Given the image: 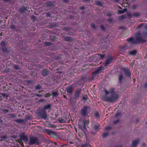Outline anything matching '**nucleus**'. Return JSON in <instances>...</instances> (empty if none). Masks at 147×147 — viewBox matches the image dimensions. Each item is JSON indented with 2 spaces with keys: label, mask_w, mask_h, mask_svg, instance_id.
Returning <instances> with one entry per match:
<instances>
[{
  "label": "nucleus",
  "mask_w": 147,
  "mask_h": 147,
  "mask_svg": "<svg viewBox=\"0 0 147 147\" xmlns=\"http://www.w3.org/2000/svg\"><path fill=\"white\" fill-rule=\"evenodd\" d=\"M106 95L110 94V96L108 97L106 96L103 98L104 101L106 102H112L116 100L119 98V95L115 93L114 92V90L111 89L108 90L104 89Z\"/></svg>",
  "instance_id": "nucleus-1"
},
{
  "label": "nucleus",
  "mask_w": 147,
  "mask_h": 147,
  "mask_svg": "<svg viewBox=\"0 0 147 147\" xmlns=\"http://www.w3.org/2000/svg\"><path fill=\"white\" fill-rule=\"evenodd\" d=\"M127 40L131 43H135L138 42H142L144 41V40L140 36H138L136 37V40L134 39L132 37L127 39Z\"/></svg>",
  "instance_id": "nucleus-2"
},
{
  "label": "nucleus",
  "mask_w": 147,
  "mask_h": 147,
  "mask_svg": "<svg viewBox=\"0 0 147 147\" xmlns=\"http://www.w3.org/2000/svg\"><path fill=\"white\" fill-rule=\"evenodd\" d=\"M90 109L88 107L85 106L81 110V113L82 115L86 116L90 113Z\"/></svg>",
  "instance_id": "nucleus-3"
},
{
  "label": "nucleus",
  "mask_w": 147,
  "mask_h": 147,
  "mask_svg": "<svg viewBox=\"0 0 147 147\" xmlns=\"http://www.w3.org/2000/svg\"><path fill=\"white\" fill-rule=\"evenodd\" d=\"M29 143L30 145L35 144L38 145L40 142L38 139L36 137H31L30 139Z\"/></svg>",
  "instance_id": "nucleus-4"
},
{
  "label": "nucleus",
  "mask_w": 147,
  "mask_h": 147,
  "mask_svg": "<svg viewBox=\"0 0 147 147\" xmlns=\"http://www.w3.org/2000/svg\"><path fill=\"white\" fill-rule=\"evenodd\" d=\"M73 89V88L71 86L66 88L65 90L67 92V94L70 96H71L72 94V91Z\"/></svg>",
  "instance_id": "nucleus-5"
},
{
  "label": "nucleus",
  "mask_w": 147,
  "mask_h": 147,
  "mask_svg": "<svg viewBox=\"0 0 147 147\" xmlns=\"http://www.w3.org/2000/svg\"><path fill=\"white\" fill-rule=\"evenodd\" d=\"M79 127L84 132V133H85L87 131V129L85 126V123L84 122L82 123V125L81 124L80 122L79 125Z\"/></svg>",
  "instance_id": "nucleus-6"
},
{
  "label": "nucleus",
  "mask_w": 147,
  "mask_h": 147,
  "mask_svg": "<svg viewBox=\"0 0 147 147\" xmlns=\"http://www.w3.org/2000/svg\"><path fill=\"white\" fill-rule=\"evenodd\" d=\"M99 125L97 123H95V124L93 125V127L94 129L92 131L93 133H95L98 131V128Z\"/></svg>",
  "instance_id": "nucleus-7"
},
{
  "label": "nucleus",
  "mask_w": 147,
  "mask_h": 147,
  "mask_svg": "<svg viewBox=\"0 0 147 147\" xmlns=\"http://www.w3.org/2000/svg\"><path fill=\"white\" fill-rule=\"evenodd\" d=\"M20 137L25 142H27L28 140V137L24 133H22L20 134Z\"/></svg>",
  "instance_id": "nucleus-8"
},
{
  "label": "nucleus",
  "mask_w": 147,
  "mask_h": 147,
  "mask_svg": "<svg viewBox=\"0 0 147 147\" xmlns=\"http://www.w3.org/2000/svg\"><path fill=\"white\" fill-rule=\"evenodd\" d=\"M122 71L124 73L125 75L127 77H130L131 74L129 73V71L127 69L123 68Z\"/></svg>",
  "instance_id": "nucleus-9"
},
{
  "label": "nucleus",
  "mask_w": 147,
  "mask_h": 147,
  "mask_svg": "<svg viewBox=\"0 0 147 147\" xmlns=\"http://www.w3.org/2000/svg\"><path fill=\"white\" fill-rule=\"evenodd\" d=\"M139 142V140L138 139L133 141L131 144V147H136L138 144Z\"/></svg>",
  "instance_id": "nucleus-10"
},
{
  "label": "nucleus",
  "mask_w": 147,
  "mask_h": 147,
  "mask_svg": "<svg viewBox=\"0 0 147 147\" xmlns=\"http://www.w3.org/2000/svg\"><path fill=\"white\" fill-rule=\"evenodd\" d=\"M81 89H78L76 91L74 97V99H76L79 97L81 93Z\"/></svg>",
  "instance_id": "nucleus-11"
},
{
  "label": "nucleus",
  "mask_w": 147,
  "mask_h": 147,
  "mask_svg": "<svg viewBox=\"0 0 147 147\" xmlns=\"http://www.w3.org/2000/svg\"><path fill=\"white\" fill-rule=\"evenodd\" d=\"M102 68H100L98 69H97L95 72L93 73V76H95L97 74H98L101 72Z\"/></svg>",
  "instance_id": "nucleus-12"
},
{
  "label": "nucleus",
  "mask_w": 147,
  "mask_h": 147,
  "mask_svg": "<svg viewBox=\"0 0 147 147\" xmlns=\"http://www.w3.org/2000/svg\"><path fill=\"white\" fill-rule=\"evenodd\" d=\"M112 59L111 57L109 58L107 60V61L106 62L105 65L106 66H107L108 65L110 64L111 62L112 61Z\"/></svg>",
  "instance_id": "nucleus-13"
},
{
  "label": "nucleus",
  "mask_w": 147,
  "mask_h": 147,
  "mask_svg": "<svg viewBox=\"0 0 147 147\" xmlns=\"http://www.w3.org/2000/svg\"><path fill=\"white\" fill-rule=\"evenodd\" d=\"M27 11L26 8L25 7H22L20 8L19 10V11L22 13L25 12Z\"/></svg>",
  "instance_id": "nucleus-14"
},
{
  "label": "nucleus",
  "mask_w": 147,
  "mask_h": 147,
  "mask_svg": "<svg viewBox=\"0 0 147 147\" xmlns=\"http://www.w3.org/2000/svg\"><path fill=\"white\" fill-rule=\"evenodd\" d=\"M41 73L43 75L47 76L48 75V71L44 69L42 71Z\"/></svg>",
  "instance_id": "nucleus-15"
},
{
  "label": "nucleus",
  "mask_w": 147,
  "mask_h": 147,
  "mask_svg": "<svg viewBox=\"0 0 147 147\" xmlns=\"http://www.w3.org/2000/svg\"><path fill=\"white\" fill-rule=\"evenodd\" d=\"M123 78V73H121L119 75V81L120 83H121L122 82V80Z\"/></svg>",
  "instance_id": "nucleus-16"
},
{
  "label": "nucleus",
  "mask_w": 147,
  "mask_h": 147,
  "mask_svg": "<svg viewBox=\"0 0 147 147\" xmlns=\"http://www.w3.org/2000/svg\"><path fill=\"white\" fill-rule=\"evenodd\" d=\"M140 13L138 12H135L133 13L132 15V16L136 17H138L140 16Z\"/></svg>",
  "instance_id": "nucleus-17"
},
{
  "label": "nucleus",
  "mask_w": 147,
  "mask_h": 147,
  "mask_svg": "<svg viewBox=\"0 0 147 147\" xmlns=\"http://www.w3.org/2000/svg\"><path fill=\"white\" fill-rule=\"evenodd\" d=\"M52 95L53 97H57L58 96V94L57 92L53 90L52 91Z\"/></svg>",
  "instance_id": "nucleus-18"
},
{
  "label": "nucleus",
  "mask_w": 147,
  "mask_h": 147,
  "mask_svg": "<svg viewBox=\"0 0 147 147\" xmlns=\"http://www.w3.org/2000/svg\"><path fill=\"white\" fill-rule=\"evenodd\" d=\"M41 117L42 118L45 119H47V115L45 113L42 114H41Z\"/></svg>",
  "instance_id": "nucleus-19"
},
{
  "label": "nucleus",
  "mask_w": 147,
  "mask_h": 147,
  "mask_svg": "<svg viewBox=\"0 0 147 147\" xmlns=\"http://www.w3.org/2000/svg\"><path fill=\"white\" fill-rule=\"evenodd\" d=\"M47 133L50 135H52L54 134H55V132L53 131H51L49 130H47Z\"/></svg>",
  "instance_id": "nucleus-20"
},
{
  "label": "nucleus",
  "mask_w": 147,
  "mask_h": 147,
  "mask_svg": "<svg viewBox=\"0 0 147 147\" xmlns=\"http://www.w3.org/2000/svg\"><path fill=\"white\" fill-rule=\"evenodd\" d=\"M47 133L50 135H52L54 134H55V132L53 131H51L49 130H47Z\"/></svg>",
  "instance_id": "nucleus-21"
},
{
  "label": "nucleus",
  "mask_w": 147,
  "mask_h": 147,
  "mask_svg": "<svg viewBox=\"0 0 147 147\" xmlns=\"http://www.w3.org/2000/svg\"><path fill=\"white\" fill-rule=\"evenodd\" d=\"M136 51L135 50L129 52V54L131 55H134L136 53Z\"/></svg>",
  "instance_id": "nucleus-22"
},
{
  "label": "nucleus",
  "mask_w": 147,
  "mask_h": 147,
  "mask_svg": "<svg viewBox=\"0 0 147 147\" xmlns=\"http://www.w3.org/2000/svg\"><path fill=\"white\" fill-rule=\"evenodd\" d=\"M51 107V105L50 104L48 105L45 106L44 108V109H48L50 108Z\"/></svg>",
  "instance_id": "nucleus-23"
},
{
  "label": "nucleus",
  "mask_w": 147,
  "mask_h": 147,
  "mask_svg": "<svg viewBox=\"0 0 147 147\" xmlns=\"http://www.w3.org/2000/svg\"><path fill=\"white\" fill-rule=\"evenodd\" d=\"M0 44L2 47H4L7 45V43L6 42L2 41L1 42Z\"/></svg>",
  "instance_id": "nucleus-24"
},
{
  "label": "nucleus",
  "mask_w": 147,
  "mask_h": 147,
  "mask_svg": "<svg viewBox=\"0 0 147 147\" xmlns=\"http://www.w3.org/2000/svg\"><path fill=\"white\" fill-rule=\"evenodd\" d=\"M95 4L97 5H100V6H102V4L99 1H96L95 2Z\"/></svg>",
  "instance_id": "nucleus-25"
},
{
  "label": "nucleus",
  "mask_w": 147,
  "mask_h": 147,
  "mask_svg": "<svg viewBox=\"0 0 147 147\" xmlns=\"http://www.w3.org/2000/svg\"><path fill=\"white\" fill-rule=\"evenodd\" d=\"M65 40L67 41H69L71 40L70 37H66L65 38Z\"/></svg>",
  "instance_id": "nucleus-26"
},
{
  "label": "nucleus",
  "mask_w": 147,
  "mask_h": 147,
  "mask_svg": "<svg viewBox=\"0 0 147 147\" xmlns=\"http://www.w3.org/2000/svg\"><path fill=\"white\" fill-rule=\"evenodd\" d=\"M18 142L20 143V144L22 146L24 147V145L23 144L22 141L21 139L18 140Z\"/></svg>",
  "instance_id": "nucleus-27"
},
{
  "label": "nucleus",
  "mask_w": 147,
  "mask_h": 147,
  "mask_svg": "<svg viewBox=\"0 0 147 147\" xmlns=\"http://www.w3.org/2000/svg\"><path fill=\"white\" fill-rule=\"evenodd\" d=\"M109 135V133H105L103 134L102 136L103 138H106Z\"/></svg>",
  "instance_id": "nucleus-28"
},
{
  "label": "nucleus",
  "mask_w": 147,
  "mask_h": 147,
  "mask_svg": "<svg viewBox=\"0 0 147 147\" xmlns=\"http://www.w3.org/2000/svg\"><path fill=\"white\" fill-rule=\"evenodd\" d=\"M16 121L18 123H21L23 122V121L21 119H18L16 120Z\"/></svg>",
  "instance_id": "nucleus-29"
},
{
  "label": "nucleus",
  "mask_w": 147,
  "mask_h": 147,
  "mask_svg": "<svg viewBox=\"0 0 147 147\" xmlns=\"http://www.w3.org/2000/svg\"><path fill=\"white\" fill-rule=\"evenodd\" d=\"M95 116L97 118H98L99 116V113H96L95 114Z\"/></svg>",
  "instance_id": "nucleus-30"
},
{
  "label": "nucleus",
  "mask_w": 147,
  "mask_h": 147,
  "mask_svg": "<svg viewBox=\"0 0 147 147\" xmlns=\"http://www.w3.org/2000/svg\"><path fill=\"white\" fill-rule=\"evenodd\" d=\"M96 55L100 56L101 58H102L104 56L103 55H101L100 54H99V53H98Z\"/></svg>",
  "instance_id": "nucleus-31"
},
{
  "label": "nucleus",
  "mask_w": 147,
  "mask_h": 147,
  "mask_svg": "<svg viewBox=\"0 0 147 147\" xmlns=\"http://www.w3.org/2000/svg\"><path fill=\"white\" fill-rule=\"evenodd\" d=\"M91 27L94 29H95L96 28V26L95 25L93 24H92L91 25Z\"/></svg>",
  "instance_id": "nucleus-32"
},
{
  "label": "nucleus",
  "mask_w": 147,
  "mask_h": 147,
  "mask_svg": "<svg viewBox=\"0 0 147 147\" xmlns=\"http://www.w3.org/2000/svg\"><path fill=\"white\" fill-rule=\"evenodd\" d=\"M6 138V137L5 136H3V137H2L1 138V141L4 140Z\"/></svg>",
  "instance_id": "nucleus-33"
},
{
  "label": "nucleus",
  "mask_w": 147,
  "mask_h": 147,
  "mask_svg": "<svg viewBox=\"0 0 147 147\" xmlns=\"http://www.w3.org/2000/svg\"><path fill=\"white\" fill-rule=\"evenodd\" d=\"M10 28L11 29H15L16 27L15 26H14L13 25H11L10 26Z\"/></svg>",
  "instance_id": "nucleus-34"
},
{
  "label": "nucleus",
  "mask_w": 147,
  "mask_h": 147,
  "mask_svg": "<svg viewBox=\"0 0 147 147\" xmlns=\"http://www.w3.org/2000/svg\"><path fill=\"white\" fill-rule=\"evenodd\" d=\"M111 128V127L110 126H108L106 127L105 128L106 130H108L110 129Z\"/></svg>",
  "instance_id": "nucleus-35"
},
{
  "label": "nucleus",
  "mask_w": 147,
  "mask_h": 147,
  "mask_svg": "<svg viewBox=\"0 0 147 147\" xmlns=\"http://www.w3.org/2000/svg\"><path fill=\"white\" fill-rule=\"evenodd\" d=\"M14 67L16 69H18L19 68V67L18 65H15L14 66Z\"/></svg>",
  "instance_id": "nucleus-36"
},
{
  "label": "nucleus",
  "mask_w": 147,
  "mask_h": 147,
  "mask_svg": "<svg viewBox=\"0 0 147 147\" xmlns=\"http://www.w3.org/2000/svg\"><path fill=\"white\" fill-rule=\"evenodd\" d=\"M41 88V87L40 86H36V89H40Z\"/></svg>",
  "instance_id": "nucleus-37"
},
{
  "label": "nucleus",
  "mask_w": 147,
  "mask_h": 147,
  "mask_svg": "<svg viewBox=\"0 0 147 147\" xmlns=\"http://www.w3.org/2000/svg\"><path fill=\"white\" fill-rule=\"evenodd\" d=\"M120 115V113H117L115 114V116L116 117H118Z\"/></svg>",
  "instance_id": "nucleus-38"
},
{
  "label": "nucleus",
  "mask_w": 147,
  "mask_h": 147,
  "mask_svg": "<svg viewBox=\"0 0 147 147\" xmlns=\"http://www.w3.org/2000/svg\"><path fill=\"white\" fill-rule=\"evenodd\" d=\"M46 94L45 96L46 97H49L51 96V95L49 93L46 94Z\"/></svg>",
  "instance_id": "nucleus-39"
},
{
  "label": "nucleus",
  "mask_w": 147,
  "mask_h": 147,
  "mask_svg": "<svg viewBox=\"0 0 147 147\" xmlns=\"http://www.w3.org/2000/svg\"><path fill=\"white\" fill-rule=\"evenodd\" d=\"M89 120H87L86 122V123L87 126L88 125V124L89 123Z\"/></svg>",
  "instance_id": "nucleus-40"
},
{
  "label": "nucleus",
  "mask_w": 147,
  "mask_h": 147,
  "mask_svg": "<svg viewBox=\"0 0 147 147\" xmlns=\"http://www.w3.org/2000/svg\"><path fill=\"white\" fill-rule=\"evenodd\" d=\"M87 98L88 97L86 95L85 96V97H83V99H84V100H86L87 99Z\"/></svg>",
  "instance_id": "nucleus-41"
},
{
  "label": "nucleus",
  "mask_w": 147,
  "mask_h": 147,
  "mask_svg": "<svg viewBox=\"0 0 147 147\" xmlns=\"http://www.w3.org/2000/svg\"><path fill=\"white\" fill-rule=\"evenodd\" d=\"M88 146L87 144H85L83 145H82V147H86L87 146Z\"/></svg>",
  "instance_id": "nucleus-42"
},
{
  "label": "nucleus",
  "mask_w": 147,
  "mask_h": 147,
  "mask_svg": "<svg viewBox=\"0 0 147 147\" xmlns=\"http://www.w3.org/2000/svg\"><path fill=\"white\" fill-rule=\"evenodd\" d=\"M8 111L7 110L5 109L4 111V112L5 113H7L8 112Z\"/></svg>",
  "instance_id": "nucleus-43"
},
{
  "label": "nucleus",
  "mask_w": 147,
  "mask_h": 147,
  "mask_svg": "<svg viewBox=\"0 0 147 147\" xmlns=\"http://www.w3.org/2000/svg\"><path fill=\"white\" fill-rule=\"evenodd\" d=\"M144 86L145 87H147V82L145 84Z\"/></svg>",
  "instance_id": "nucleus-44"
},
{
  "label": "nucleus",
  "mask_w": 147,
  "mask_h": 147,
  "mask_svg": "<svg viewBox=\"0 0 147 147\" xmlns=\"http://www.w3.org/2000/svg\"><path fill=\"white\" fill-rule=\"evenodd\" d=\"M123 12H124L123 11H119V12L120 13H123Z\"/></svg>",
  "instance_id": "nucleus-45"
},
{
  "label": "nucleus",
  "mask_w": 147,
  "mask_h": 147,
  "mask_svg": "<svg viewBox=\"0 0 147 147\" xmlns=\"http://www.w3.org/2000/svg\"><path fill=\"white\" fill-rule=\"evenodd\" d=\"M80 8L81 9H84V7H83L82 6L80 7Z\"/></svg>",
  "instance_id": "nucleus-46"
},
{
  "label": "nucleus",
  "mask_w": 147,
  "mask_h": 147,
  "mask_svg": "<svg viewBox=\"0 0 147 147\" xmlns=\"http://www.w3.org/2000/svg\"><path fill=\"white\" fill-rule=\"evenodd\" d=\"M101 28H102V29H104V27L103 26H101Z\"/></svg>",
  "instance_id": "nucleus-47"
},
{
  "label": "nucleus",
  "mask_w": 147,
  "mask_h": 147,
  "mask_svg": "<svg viewBox=\"0 0 147 147\" xmlns=\"http://www.w3.org/2000/svg\"><path fill=\"white\" fill-rule=\"evenodd\" d=\"M119 122V120H117V121L115 122V123H117V122Z\"/></svg>",
  "instance_id": "nucleus-48"
},
{
  "label": "nucleus",
  "mask_w": 147,
  "mask_h": 147,
  "mask_svg": "<svg viewBox=\"0 0 147 147\" xmlns=\"http://www.w3.org/2000/svg\"><path fill=\"white\" fill-rule=\"evenodd\" d=\"M115 2H118V0H115Z\"/></svg>",
  "instance_id": "nucleus-49"
},
{
  "label": "nucleus",
  "mask_w": 147,
  "mask_h": 147,
  "mask_svg": "<svg viewBox=\"0 0 147 147\" xmlns=\"http://www.w3.org/2000/svg\"><path fill=\"white\" fill-rule=\"evenodd\" d=\"M64 96V97L65 98H66V96H65L64 95V96Z\"/></svg>",
  "instance_id": "nucleus-50"
},
{
  "label": "nucleus",
  "mask_w": 147,
  "mask_h": 147,
  "mask_svg": "<svg viewBox=\"0 0 147 147\" xmlns=\"http://www.w3.org/2000/svg\"><path fill=\"white\" fill-rule=\"evenodd\" d=\"M145 35H147V32H146V34H144Z\"/></svg>",
  "instance_id": "nucleus-51"
},
{
  "label": "nucleus",
  "mask_w": 147,
  "mask_h": 147,
  "mask_svg": "<svg viewBox=\"0 0 147 147\" xmlns=\"http://www.w3.org/2000/svg\"><path fill=\"white\" fill-rule=\"evenodd\" d=\"M5 95V94H2V95H3V96H4Z\"/></svg>",
  "instance_id": "nucleus-52"
},
{
  "label": "nucleus",
  "mask_w": 147,
  "mask_h": 147,
  "mask_svg": "<svg viewBox=\"0 0 147 147\" xmlns=\"http://www.w3.org/2000/svg\"><path fill=\"white\" fill-rule=\"evenodd\" d=\"M146 29H147V25L146 26Z\"/></svg>",
  "instance_id": "nucleus-53"
},
{
  "label": "nucleus",
  "mask_w": 147,
  "mask_h": 147,
  "mask_svg": "<svg viewBox=\"0 0 147 147\" xmlns=\"http://www.w3.org/2000/svg\"><path fill=\"white\" fill-rule=\"evenodd\" d=\"M55 144H57V143H55Z\"/></svg>",
  "instance_id": "nucleus-54"
},
{
  "label": "nucleus",
  "mask_w": 147,
  "mask_h": 147,
  "mask_svg": "<svg viewBox=\"0 0 147 147\" xmlns=\"http://www.w3.org/2000/svg\"><path fill=\"white\" fill-rule=\"evenodd\" d=\"M65 1H67V0Z\"/></svg>",
  "instance_id": "nucleus-55"
},
{
  "label": "nucleus",
  "mask_w": 147,
  "mask_h": 147,
  "mask_svg": "<svg viewBox=\"0 0 147 147\" xmlns=\"http://www.w3.org/2000/svg\"><path fill=\"white\" fill-rule=\"evenodd\" d=\"M127 3H128V2H127H127H126L127 4Z\"/></svg>",
  "instance_id": "nucleus-56"
},
{
  "label": "nucleus",
  "mask_w": 147,
  "mask_h": 147,
  "mask_svg": "<svg viewBox=\"0 0 147 147\" xmlns=\"http://www.w3.org/2000/svg\"><path fill=\"white\" fill-rule=\"evenodd\" d=\"M70 143H71V144H72V143L71 142H70Z\"/></svg>",
  "instance_id": "nucleus-57"
}]
</instances>
